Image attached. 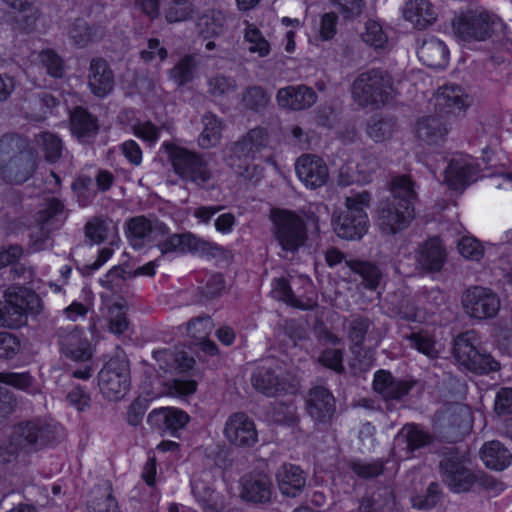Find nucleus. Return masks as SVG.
I'll return each instance as SVG.
<instances>
[{
	"label": "nucleus",
	"mask_w": 512,
	"mask_h": 512,
	"mask_svg": "<svg viewBox=\"0 0 512 512\" xmlns=\"http://www.w3.org/2000/svg\"><path fill=\"white\" fill-rule=\"evenodd\" d=\"M391 194L381 200L376 211V223L385 236H395L409 228L415 218L418 193L410 175H398L391 180Z\"/></svg>",
	"instance_id": "obj_1"
},
{
	"label": "nucleus",
	"mask_w": 512,
	"mask_h": 512,
	"mask_svg": "<svg viewBox=\"0 0 512 512\" xmlns=\"http://www.w3.org/2000/svg\"><path fill=\"white\" fill-rule=\"evenodd\" d=\"M368 191L346 197L345 209L335 211L331 224L335 234L344 240H360L368 232L369 217L367 210L371 203Z\"/></svg>",
	"instance_id": "obj_2"
},
{
	"label": "nucleus",
	"mask_w": 512,
	"mask_h": 512,
	"mask_svg": "<svg viewBox=\"0 0 512 512\" xmlns=\"http://www.w3.org/2000/svg\"><path fill=\"white\" fill-rule=\"evenodd\" d=\"M393 82L387 71L372 68L362 72L352 84V97L362 108L379 109L392 99Z\"/></svg>",
	"instance_id": "obj_3"
},
{
	"label": "nucleus",
	"mask_w": 512,
	"mask_h": 512,
	"mask_svg": "<svg viewBox=\"0 0 512 512\" xmlns=\"http://www.w3.org/2000/svg\"><path fill=\"white\" fill-rule=\"evenodd\" d=\"M5 302H0V326L18 329L27 324L29 315L39 314L40 299L35 292L23 286L9 287Z\"/></svg>",
	"instance_id": "obj_4"
},
{
	"label": "nucleus",
	"mask_w": 512,
	"mask_h": 512,
	"mask_svg": "<svg viewBox=\"0 0 512 512\" xmlns=\"http://www.w3.org/2000/svg\"><path fill=\"white\" fill-rule=\"evenodd\" d=\"M166 152L174 174L185 183L202 187L211 179V171L204 156L176 144H168Z\"/></svg>",
	"instance_id": "obj_5"
},
{
	"label": "nucleus",
	"mask_w": 512,
	"mask_h": 512,
	"mask_svg": "<svg viewBox=\"0 0 512 512\" xmlns=\"http://www.w3.org/2000/svg\"><path fill=\"white\" fill-rule=\"evenodd\" d=\"M502 26V20L487 10H467L452 20V30L463 42L486 41Z\"/></svg>",
	"instance_id": "obj_6"
},
{
	"label": "nucleus",
	"mask_w": 512,
	"mask_h": 512,
	"mask_svg": "<svg viewBox=\"0 0 512 512\" xmlns=\"http://www.w3.org/2000/svg\"><path fill=\"white\" fill-rule=\"evenodd\" d=\"M273 236L281 248L288 253H296L308 239L305 220L295 211L289 209H273L271 211Z\"/></svg>",
	"instance_id": "obj_7"
},
{
	"label": "nucleus",
	"mask_w": 512,
	"mask_h": 512,
	"mask_svg": "<svg viewBox=\"0 0 512 512\" xmlns=\"http://www.w3.org/2000/svg\"><path fill=\"white\" fill-rule=\"evenodd\" d=\"M452 353L461 369L473 374L487 375L500 369V363L490 353L475 346L467 334L455 338Z\"/></svg>",
	"instance_id": "obj_8"
},
{
	"label": "nucleus",
	"mask_w": 512,
	"mask_h": 512,
	"mask_svg": "<svg viewBox=\"0 0 512 512\" xmlns=\"http://www.w3.org/2000/svg\"><path fill=\"white\" fill-rule=\"evenodd\" d=\"M98 386L105 399L121 400L131 386L128 362L118 357L110 358L98 373Z\"/></svg>",
	"instance_id": "obj_9"
},
{
	"label": "nucleus",
	"mask_w": 512,
	"mask_h": 512,
	"mask_svg": "<svg viewBox=\"0 0 512 512\" xmlns=\"http://www.w3.org/2000/svg\"><path fill=\"white\" fill-rule=\"evenodd\" d=\"M467 457L457 449H450L439 462L443 482L453 493H466L472 490L474 471L467 467Z\"/></svg>",
	"instance_id": "obj_10"
},
{
	"label": "nucleus",
	"mask_w": 512,
	"mask_h": 512,
	"mask_svg": "<svg viewBox=\"0 0 512 512\" xmlns=\"http://www.w3.org/2000/svg\"><path fill=\"white\" fill-rule=\"evenodd\" d=\"M15 137L13 133L0 136V169L11 182L22 184L33 175L36 163L15 154Z\"/></svg>",
	"instance_id": "obj_11"
},
{
	"label": "nucleus",
	"mask_w": 512,
	"mask_h": 512,
	"mask_svg": "<svg viewBox=\"0 0 512 512\" xmlns=\"http://www.w3.org/2000/svg\"><path fill=\"white\" fill-rule=\"evenodd\" d=\"M97 332L95 326L85 329L80 326L66 328L59 336L60 352L73 362H88L96 351L92 338Z\"/></svg>",
	"instance_id": "obj_12"
},
{
	"label": "nucleus",
	"mask_w": 512,
	"mask_h": 512,
	"mask_svg": "<svg viewBox=\"0 0 512 512\" xmlns=\"http://www.w3.org/2000/svg\"><path fill=\"white\" fill-rule=\"evenodd\" d=\"M305 410L316 426H329L336 414V398L329 388L315 385L307 392Z\"/></svg>",
	"instance_id": "obj_13"
},
{
	"label": "nucleus",
	"mask_w": 512,
	"mask_h": 512,
	"mask_svg": "<svg viewBox=\"0 0 512 512\" xmlns=\"http://www.w3.org/2000/svg\"><path fill=\"white\" fill-rule=\"evenodd\" d=\"M295 173L299 181L310 190L325 186L329 179V168L318 155L305 153L295 162Z\"/></svg>",
	"instance_id": "obj_14"
},
{
	"label": "nucleus",
	"mask_w": 512,
	"mask_h": 512,
	"mask_svg": "<svg viewBox=\"0 0 512 512\" xmlns=\"http://www.w3.org/2000/svg\"><path fill=\"white\" fill-rule=\"evenodd\" d=\"M463 305L471 317L488 319L497 315L500 303L491 289L473 286L464 293Z\"/></svg>",
	"instance_id": "obj_15"
},
{
	"label": "nucleus",
	"mask_w": 512,
	"mask_h": 512,
	"mask_svg": "<svg viewBox=\"0 0 512 512\" xmlns=\"http://www.w3.org/2000/svg\"><path fill=\"white\" fill-rule=\"evenodd\" d=\"M223 433L231 445L239 448H251L258 442L256 425L244 412L230 415Z\"/></svg>",
	"instance_id": "obj_16"
},
{
	"label": "nucleus",
	"mask_w": 512,
	"mask_h": 512,
	"mask_svg": "<svg viewBox=\"0 0 512 512\" xmlns=\"http://www.w3.org/2000/svg\"><path fill=\"white\" fill-rule=\"evenodd\" d=\"M190 421L189 414L177 407H160L153 409L147 416V423L160 435L178 437L179 432Z\"/></svg>",
	"instance_id": "obj_17"
},
{
	"label": "nucleus",
	"mask_w": 512,
	"mask_h": 512,
	"mask_svg": "<svg viewBox=\"0 0 512 512\" xmlns=\"http://www.w3.org/2000/svg\"><path fill=\"white\" fill-rule=\"evenodd\" d=\"M212 244L192 232L171 233L164 240L156 244V248L161 255L178 253L185 255L187 253H208Z\"/></svg>",
	"instance_id": "obj_18"
},
{
	"label": "nucleus",
	"mask_w": 512,
	"mask_h": 512,
	"mask_svg": "<svg viewBox=\"0 0 512 512\" xmlns=\"http://www.w3.org/2000/svg\"><path fill=\"white\" fill-rule=\"evenodd\" d=\"M400 447L399 456L404 459L415 457V453L433 442L432 434L417 423H406L396 435Z\"/></svg>",
	"instance_id": "obj_19"
},
{
	"label": "nucleus",
	"mask_w": 512,
	"mask_h": 512,
	"mask_svg": "<svg viewBox=\"0 0 512 512\" xmlns=\"http://www.w3.org/2000/svg\"><path fill=\"white\" fill-rule=\"evenodd\" d=\"M240 496L247 503L263 504L271 501L273 485L262 473H247L240 479Z\"/></svg>",
	"instance_id": "obj_20"
},
{
	"label": "nucleus",
	"mask_w": 512,
	"mask_h": 512,
	"mask_svg": "<svg viewBox=\"0 0 512 512\" xmlns=\"http://www.w3.org/2000/svg\"><path fill=\"white\" fill-rule=\"evenodd\" d=\"M478 173V165L464 156L453 157L445 171L444 182L451 190H464Z\"/></svg>",
	"instance_id": "obj_21"
},
{
	"label": "nucleus",
	"mask_w": 512,
	"mask_h": 512,
	"mask_svg": "<svg viewBox=\"0 0 512 512\" xmlns=\"http://www.w3.org/2000/svg\"><path fill=\"white\" fill-rule=\"evenodd\" d=\"M447 259V252L439 235L428 237L416 252L418 265L427 272H439Z\"/></svg>",
	"instance_id": "obj_22"
},
{
	"label": "nucleus",
	"mask_w": 512,
	"mask_h": 512,
	"mask_svg": "<svg viewBox=\"0 0 512 512\" xmlns=\"http://www.w3.org/2000/svg\"><path fill=\"white\" fill-rule=\"evenodd\" d=\"M417 56L423 65L434 70H443L449 63L450 51L444 41L434 35H429L418 47Z\"/></svg>",
	"instance_id": "obj_23"
},
{
	"label": "nucleus",
	"mask_w": 512,
	"mask_h": 512,
	"mask_svg": "<svg viewBox=\"0 0 512 512\" xmlns=\"http://www.w3.org/2000/svg\"><path fill=\"white\" fill-rule=\"evenodd\" d=\"M254 388L266 396L290 392V385L278 367H260L252 375Z\"/></svg>",
	"instance_id": "obj_24"
},
{
	"label": "nucleus",
	"mask_w": 512,
	"mask_h": 512,
	"mask_svg": "<svg viewBox=\"0 0 512 512\" xmlns=\"http://www.w3.org/2000/svg\"><path fill=\"white\" fill-rule=\"evenodd\" d=\"M276 99L281 108L300 111L311 107L317 95L306 85L287 86L278 90Z\"/></svg>",
	"instance_id": "obj_25"
},
{
	"label": "nucleus",
	"mask_w": 512,
	"mask_h": 512,
	"mask_svg": "<svg viewBox=\"0 0 512 512\" xmlns=\"http://www.w3.org/2000/svg\"><path fill=\"white\" fill-rule=\"evenodd\" d=\"M88 80L91 92L97 97H105L112 91L114 74L104 58L91 60Z\"/></svg>",
	"instance_id": "obj_26"
},
{
	"label": "nucleus",
	"mask_w": 512,
	"mask_h": 512,
	"mask_svg": "<svg viewBox=\"0 0 512 512\" xmlns=\"http://www.w3.org/2000/svg\"><path fill=\"white\" fill-rule=\"evenodd\" d=\"M436 110L440 115H457L467 108L464 92L457 84H447L439 88L436 95Z\"/></svg>",
	"instance_id": "obj_27"
},
{
	"label": "nucleus",
	"mask_w": 512,
	"mask_h": 512,
	"mask_svg": "<svg viewBox=\"0 0 512 512\" xmlns=\"http://www.w3.org/2000/svg\"><path fill=\"white\" fill-rule=\"evenodd\" d=\"M278 487L283 495L296 497L301 494L306 484L304 471L297 465L284 463L277 472Z\"/></svg>",
	"instance_id": "obj_28"
},
{
	"label": "nucleus",
	"mask_w": 512,
	"mask_h": 512,
	"mask_svg": "<svg viewBox=\"0 0 512 512\" xmlns=\"http://www.w3.org/2000/svg\"><path fill=\"white\" fill-rule=\"evenodd\" d=\"M153 358L158 362L159 368L165 373H187L195 366V360L184 351L161 349L153 351Z\"/></svg>",
	"instance_id": "obj_29"
},
{
	"label": "nucleus",
	"mask_w": 512,
	"mask_h": 512,
	"mask_svg": "<svg viewBox=\"0 0 512 512\" xmlns=\"http://www.w3.org/2000/svg\"><path fill=\"white\" fill-rule=\"evenodd\" d=\"M479 457L484 465L495 471H503L512 462V454L498 440L485 442L479 451Z\"/></svg>",
	"instance_id": "obj_30"
},
{
	"label": "nucleus",
	"mask_w": 512,
	"mask_h": 512,
	"mask_svg": "<svg viewBox=\"0 0 512 512\" xmlns=\"http://www.w3.org/2000/svg\"><path fill=\"white\" fill-rule=\"evenodd\" d=\"M104 36V28L100 24H90L77 18L71 25L69 37L77 48H86L90 44L100 41Z\"/></svg>",
	"instance_id": "obj_31"
},
{
	"label": "nucleus",
	"mask_w": 512,
	"mask_h": 512,
	"mask_svg": "<svg viewBox=\"0 0 512 512\" xmlns=\"http://www.w3.org/2000/svg\"><path fill=\"white\" fill-rule=\"evenodd\" d=\"M416 133L428 144H436L448 134V128L442 117L429 115L417 120Z\"/></svg>",
	"instance_id": "obj_32"
},
{
	"label": "nucleus",
	"mask_w": 512,
	"mask_h": 512,
	"mask_svg": "<svg viewBox=\"0 0 512 512\" xmlns=\"http://www.w3.org/2000/svg\"><path fill=\"white\" fill-rule=\"evenodd\" d=\"M70 130L78 138L87 137L98 131V121L86 108L76 106L69 115Z\"/></svg>",
	"instance_id": "obj_33"
},
{
	"label": "nucleus",
	"mask_w": 512,
	"mask_h": 512,
	"mask_svg": "<svg viewBox=\"0 0 512 512\" xmlns=\"http://www.w3.org/2000/svg\"><path fill=\"white\" fill-rule=\"evenodd\" d=\"M349 267L351 271L360 277V286L369 291H377L383 274L380 268L370 262L365 260H353L350 262Z\"/></svg>",
	"instance_id": "obj_34"
},
{
	"label": "nucleus",
	"mask_w": 512,
	"mask_h": 512,
	"mask_svg": "<svg viewBox=\"0 0 512 512\" xmlns=\"http://www.w3.org/2000/svg\"><path fill=\"white\" fill-rule=\"evenodd\" d=\"M198 61L193 54H185L168 71V77L178 87H185L197 77Z\"/></svg>",
	"instance_id": "obj_35"
},
{
	"label": "nucleus",
	"mask_w": 512,
	"mask_h": 512,
	"mask_svg": "<svg viewBox=\"0 0 512 512\" xmlns=\"http://www.w3.org/2000/svg\"><path fill=\"white\" fill-rule=\"evenodd\" d=\"M257 153L256 149H254L244 135L234 142L231 147V165L235 166V160H238L240 162L238 165L239 174L250 178L252 176L250 173L251 164L255 160Z\"/></svg>",
	"instance_id": "obj_36"
},
{
	"label": "nucleus",
	"mask_w": 512,
	"mask_h": 512,
	"mask_svg": "<svg viewBox=\"0 0 512 512\" xmlns=\"http://www.w3.org/2000/svg\"><path fill=\"white\" fill-rule=\"evenodd\" d=\"M134 114V110H125L119 117L125 118L127 121H133L130 126L135 137L150 145L156 144L161 137L160 128L150 120L130 119L129 115L134 116Z\"/></svg>",
	"instance_id": "obj_37"
},
{
	"label": "nucleus",
	"mask_w": 512,
	"mask_h": 512,
	"mask_svg": "<svg viewBox=\"0 0 512 512\" xmlns=\"http://www.w3.org/2000/svg\"><path fill=\"white\" fill-rule=\"evenodd\" d=\"M405 339L411 348L430 359H436L439 355L435 334L426 329L412 331Z\"/></svg>",
	"instance_id": "obj_38"
},
{
	"label": "nucleus",
	"mask_w": 512,
	"mask_h": 512,
	"mask_svg": "<svg viewBox=\"0 0 512 512\" xmlns=\"http://www.w3.org/2000/svg\"><path fill=\"white\" fill-rule=\"evenodd\" d=\"M37 60L45 73L53 79H62L65 74L64 58L53 48H43L38 52Z\"/></svg>",
	"instance_id": "obj_39"
},
{
	"label": "nucleus",
	"mask_w": 512,
	"mask_h": 512,
	"mask_svg": "<svg viewBox=\"0 0 512 512\" xmlns=\"http://www.w3.org/2000/svg\"><path fill=\"white\" fill-rule=\"evenodd\" d=\"M17 431L19 437L32 448L46 447L48 439V430L39 426L34 421H24L18 424Z\"/></svg>",
	"instance_id": "obj_40"
},
{
	"label": "nucleus",
	"mask_w": 512,
	"mask_h": 512,
	"mask_svg": "<svg viewBox=\"0 0 512 512\" xmlns=\"http://www.w3.org/2000/svg\"><path fill=\"white\" fill-rule=\"evenodd\" d=\"M443 499V489L441 485L433 481L427 488L411 496V505L417 510H431L437 507Z\"/></svg>",
	"instance_id": "obj_41"
},
{
	"label": "nucleus",
	"mask_w": 512,
	"mask_h": 512,
	"mask_svg": "<svg viewBox=\"0 0 512 512\" xmlns=\"http://www.w3.org/2000/svg\"><path fill=\"white\" fill-rule=\"evenodd\" d=\"M230 456V452L225 446H210L205 450L204 464L213 474H223L232 466Z\"/></svg>",
	"instance_id": "obj_42"
},
{
	"label": "nucleus",
	"mask_w": 512,
	"mask_h": 512,
	"mask_svg": "<svg viewBox=\"0 0 512 512\" xmlns=\"http://www.w3.org/2000/svg\"><path fill=\"white\" fill-rule=\"evenodd\" d=\"M36 142L41 148L46 162L54 164L61 158L63 142L57 134L49 131L41 132L37 136Z\"/></svg>",
	"instance_id": "obj_43"
},
{
	"label": "nucleus",
	"mask_w": 512,
	"mask_h": 512,
	"mask_svg": "<svg viewBox=\"0 0 512 512\" xmlns=\"http://www.w3.org/2000/svg\"><path fill=\"white\" fill-rule=\"evenodd\" d=\"M389 459L377 458L371 462H365L362 459H354L349 463L350 470L360 479H374L382 475L385 471Z\"/></svg>",
	"instance_id": "obj_44"
},
{
	"label": "nucleus",
	"mask_w": 512,
	"mask_h": 512,
	"mask_svg": "<svg viewBox=\"0 0 512 512\" xmlns=\"http://www.w3.org/2000/svg\"><path fill=\"white\" fill-rule=\"evenodd\" d=\"M204 128L199 137L203 148L216 146L222 137V123L214 114L206 115L203 119Z\"/></svg>",
	"instance_id": "obj_45"
},
{
	"label": "nucleus",
	"mask_w": 512,
	"mask_h": 512,
	"mask_svg": "<svg viewBox=\"0 0 512 512\" xmlns=\"http://www.w3.org/2000/svg\"><path fill=\"white\" fill-rule=\"evenodd\" d=\"M64 210L65 205L59 198H48L44 207L35 214V222L39 229L45 230L58 215L63 214Z\"/></svg>",
	"instance_id": "obj_46"
},
{
	"label": "nucleus",
	"mask_w": 512,
	"mask_h": 512,
	"mask_svg": "<svg viewBox=\"0 0 512 512\" xmlns=\"http://www.w3.org/2000/svg\"><path fill=\"white\" fill-rule=\"evenodd\" d=\"M92 185V178L88 175L81 174L73 180L71 190L80 207H88L96 197V192L92 190Z\"/></svg>",
	"instance_id": "obj_47"
},
{
	"label": "nucleus",
	"mask_w": 512,
	"mask_h": 512,
	"mask_svg": "<svg viewBox=\"0 0 512 512\" xmlns=\"http://www.w3.org/2000/svg\"><path fill=\"white\" fill-rule=\"evenodd\" d=\"M371 326L370 320L362 315L353 318L348 327V339L351 343L352 351L363 348L367 332Z\"/></svg>",
	"instance_id": "obj_48"
},
{
	"label": "nucleus",
	"mask_w": 512,
	"mask_h": 512,
	"mask_svg": "<svg viewBox=\"0 0 512 512\" xmlns=\"http://www.w3.org/2000/svg\"><path fill=\"white\" fill-rule=\"evenodd\" d=\"M404 16L409 21L420 22L422 19L425 24H431L436 20L433 7L427 0H415V2H408L404 11Z\"/></svg>",
	"instance_id": "obj_49"
},
{
	"label": "nucleus",
	"mask_w": 512,
	"mask_h": 512,
	"mask_svg": "<svg viewBox=\"0 0 512 512\" xmlns=\"http://www.w3.org/2000/svg\"><path fill=\"white\" fill-rule=\"evenodd\" d=\"M270 102L266 90L258 85L248 86L242 95L243 105L253 112H259Z\"/></svg>",
	"instance_id": "obj_50"
},
{
	"label": "nucleus",
	"mask_w": 512,
	"mask_h": 512,
	"mask_svg": "<svg viewBox=\"0 0 512 512\" xmlns=\"http://www.w3.org/2000/svg\"><path fill=\"white\" fill-rule=\"evenodd\" d=\"M153 233V222L147 217L135 216L126 222V235L130 241H143Z\"/></svg>",
	"instance_id": "obj_51"
},
{
	"label": "nucleus",
	"mask_w": 512,
	"mask_h": 512,
	"mask_svg": "<svg viewBox=\"0 0 512 512\" xmlns=\"http://www.w3.org/2000/svg\"><path fill=\"white\" fill-rule=\"evenodd\" d=\"M362 40L367 45L377 50L385 48L388 42V36L378 21L369 19L365 23V31L362 34Z\"/></svg>",
	"instance_id": "obj_52"
},
{
	"label": "nucleus",
	"mask_w": 512,
	"mask_h": 512,
	"mask_svg": "<svg viewBox=\"0 0 512 512\" xmlns=\"http://www.w3.org/2000/svg\"><path fill=\"white\" fill-rule=\"evenodd\" d=\"M272 287L273 293L279 301H282L291 307L303 308L301 301L296 297L290 281L287 278H275L273 280Z\"/></svg>",
	"instance_id": "obj_53"
},
{
	"label": "nucleus",
	"mask_w": 512,
	"mask_h": 512,
	"mask_svg": "<svg viewBox=\"0 0 512 512\" xmlns=\"http://www.w3.org/2000/svg\"><path fill=\"white\" fill-rule=\"evenodd\" d=\"M194 9L190 0L183 2L180 0H173L165 10V20L172 24L189 20L193 17Z\"/></svg>",
	"instance_id": "obj_54"
},
{
	"label": "nucleus",
	"mask_w": 512,
	"mask_h": 512,
	"mask_svg": "<svg viewBox=\"0 0 512 512\" xmlns=\"http://www.w3.org/2000/svg\"><path fill=\"white\" fill-rule=\"evenodd\" d=\"M331 3L346 22H353L359 18L366 7L365 0H331Z\"/></svg>",
	"instance_id": "obj_55"
},
{
	"label": "nucleus",
	"mask_w": 512,
	"mask_h": 512,
	"mask_svg": "<svg viewBox=\"0 0 512 512\" xmlns=\"http://www.w3.org/2000/svg\"><path fill=\"white\" fill-rule=\"evenodd\" d=\"M461 256L473 261H480L485 254L482 243L474 236H463L457 243Z\"/></svg>",
	"instance_id": "obj_56"
},
{
	"label": "nucleus",
	"mask_w": 512,
	"mask_h": 512,
	"mask_svg": "<svg viewBox=\"0 0 512 512\" xmlns=\"http://www.w3.org/2000/svg\"><path fill=\"white\" fill-rule=\"evenodd\" d=\"M21 341L9 332H0V360H13L20 352Z\"/></svg>",
	"instance_id": "obj_57"
},
{
	"label": "nucleus",
	"mask_w": 512,
	"mask_h": 512,
	"mask_svg": "<svg viewBox=\"0 0 512 512\" xmlns=\"http://www.w3.org/2000/svg\"><path fill=\"white\" fill-rule=\"evenodd\" d=\"M319 363L324 366L325 368H328L336 373H343L344 368V352L341 349L338 348H326L324 349L319 358Z\"/></svg>",
	"instance_id": "obj_58"
},
{
	"label": "nucleus",
	"mask_w": 512,
	"mask_h": 512,
	"mask_svg": "<svg viewBox=\"0 0 512 512\" xmlns=\"http://www.w3.org/2000/svg\"><path fill=\"white\" fill-rule=\"evenodd\" d=\"M151 400L147 397H136L128 407L127 423L133 427H137L142 423L143 417L149 408Z\"/></svg>",
	"instance_id": "obj_59"
},
{
	"label": "nucleus",
	"mask_w": 512,
	"mask_h": 512,
	"mask_svg": "<svg viewBox=\"0 0 512 512\" xmlns=\"http://www.w3.org/2000/svg\"><path fill=\"white\" fill-rule=\"evenodd\" d=\"M472 479V489L477 486L482 490L494 492L496 495L505 489V484L502 481L483 471H474Z\"/></svg>",
	"instance_id": "obj_60"
},
{
	"label": "nucleus",
	"mask_w": 512,
	"mask_h": 512,
	"mask_svg": "<svg viewBox=\"0 0 512 512\" xmlns=\"http://www.w3.org/2000/svg\"><path fill=\"white\" fill-rule=\"evenodd\" d=\"M85 237L91 244H102L108 234V227L105 221L100 218H94L88 221L84 227Z\"/></svg>",
	"instance_id": "obj_61"
},
{
	"label": "nucleus",
	"mask_w": 512,
	"mask_h": 512,
	"mask_svg": "<svg viewBox=\"0 0 512 512\" xmlns=\"http://www.w3.org/2000/svg\"><path fill=\"white\" fill-rule=\"evenodd\" d=\"M68 404L79 412L86 411L91 405V396L86 387L77 385L66 395Z\"/></svg>",
	"instance_id": "obj_62"
},
{
	"label": "nucleus",
	"mask_w": 512,
	"mask_h": 512,
	"mask_svg": "<svg viewBox=\"0 0 512 512\" xmlns=\"http://www.w3.org/2000/svg\"><path fill=\"white\" fill-rule=\"evenodd\" d=\"M366 132L374 142L380 143L390 137L391 124L383 118L372 119L367 125Z\"/></svg>",
	"instance_id": "obj_63"
},
{
	"label": "nucleus",
	"mask_w": 512,
	"mask_h": 512,
	"mask_svg": "<svg viewBox=\"0 0 512 512\" xmlns=\"http://www.w3.org/2000/svg\"><path fill=\"white\" fill-rule=\"evenodd\" d=\"M338 19L337 13L333 11L326 12L321 16L319 38L322 41H330L335 37L337 34Z\"/></svg>",
	"instance_id": "obj_64"
}]
</instances>
